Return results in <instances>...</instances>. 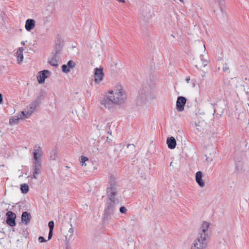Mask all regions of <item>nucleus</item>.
Segmentation results:
<instances>
[{
  "mask_svg": "<svg viewBox=\"0 0 249 249\" xmlns=\"http://www.w3.org/2000/svg\"><path fill=\"white\" fill-rule=\"evenodd\" d=\"M166 143L168 147L170 149H174L175 148L177 145V142L174 137H168L167 139Z\"/></svg>",
  "mask_w": 249,
  "mask_h": 249,
  "instance_id": "18",
  "label": "nucleus"
},
{
  "mask_svg": "<svg viewBox=\"0 0 249 249\" xmlns=\"http://www.w3.org/2000/svg\"><path fill=\"white\" fill-rule=\"evenodd\" d=\"M209 223L204 222L199 229L198 236L192 244L191 249H205L210 240L208 228Z\"/></svg>",
  "mask_w": 249,
  "mask_h": 249,
  "instance_id": "2",
  "label": "nucleus"
},
{
  "mask_svg": "<svg viewBox=\"0 0 249 249\" xmlns=\"http://www.w3.org/2000/svg\"><path fill=\"white\" fill-rule=\"evenodd\" d=\"M213 11H214V13H216V10H214Z\"/></svg>",
  "mask_w": 249,
  "mask_h": 249,
  "instance_id": "48",
  "label": "nucleus"
},
{
  "mask_svg": "<svg viewBox=\"0 0 249 249\" xmlns=\"http://www.w3.org/2000/svg\"><path fill=\"white\" fill-rule=\"evenodd\" d=\"M79 160L81 164V165L83 166H86V164L85 163V162L86 161L89 160V159L86 157H85L84 156H81L80 157Z\"/></svg>",
  "mask_w": 249,
  "mask_h": 249,
  "instance_id": "24",
  "label": "nucleus"
},
{
  "mask_svg": "<svg viewBox=\"0 0 249 249\" xmlns=\"http://www.w3.org/2000/svg\"><path fill=\"white\" fill-rule=\"evenodd\" d=\"M195 126H199V125H198V124H197V123H195Z\"/></svg>",
  "mask_w": 249,
  "mask_h": 249,
  "instance_id": "47",
  "label": "nucleus"
},
{
  "mask_svg": "<svg viewBox=\"0 0 249 249\" xmlns=\"http://www.w3.org/2000/svg\"><path fill=\"white\" fill-rule=\"evenodd\" d=\"M73 230L72 228H71L69 230V232L70 233L69 238H70L73 234Z\"/></svg>",
  "mask_w": 249,
  "mask_h": 249,
  "instance_id": "37",
  "label": "nucleus"
},
{
  "mask_svg": "<svg viewBox=\"0 0 249 249\" xmlns=\"http://www.w3.org/2000/svg\"><path fill=\"white\" fill-rule=\"evenodd\" d=\"M197 129L199 130V131H201V130H199V128H197Z\"/></svg>",
  "mask_w": 249,
  "mask_h": 249,
  "instance_id": "49",
  "label": "nucleus"
},
{
  "mask_svg": "<svg viewBox=\"0 0 249 249\" xmlns=\"http://www.w3.org/2000/svg\"><path fill=\"white\" fill-rule=\"evenodd\" d=\"M53 235V231L49 230L48 240H50Z\"/></svg>",
  "mask_w": 249,
  "mask_h": 249,
  "instance_id": "36",
  "label": "nucleus"
},
{
  "mask_svg": "<svg viewBox=\"0 0 249 249\" xmlns=\"http://www.w3.org/2000/svg\"><path fill=\"white\" fill-rule=\"evenodd\" d=\"M126 148L128 149L130 148L132 151L135 150V146L133 144H128L126 146Z\"/></svg>",
  "mask_w": 249,
  "mask_h": 249,
  "instance_id": "35",
  "label": "nucleus"
},
{
  "mask_svg": "<svg viewBox=\"0 0 249 249\" xmlns=\"http://www.w3.org/2000/svg\"><path fill=\"white\" fill-rule=\"evenodd\" d=\"M59 56H57V58L54 59H52V56L51 58L48 60V63L53 67L56 68L58 66V62H59Z\"/></svg>",
  "mask_w": 249,
  "mask_h": 249,
  "instance_id": "20",
  "label": "nucleus"
},
{
  "mask_svg": "<svg viewBox=\"0 0 249 249\" xmlns=\"http://www.w3.org/2000/svg\"><path fill=\"white\" fill-rule=\"evenodd\" d=\"M248 106H249V103L248 104Z\"/></svg>",
  "mask_w": 249,
  "mask_h": 249,
  "instance_id": "51",
  "label": "nucleus"
},
{
  "mask_svg": "<svg viewBox=\"0 0 249 249\" xmlns=\"http://www.w3.org/2000/svg\"><path fill=\"white\" fill-rule=\"evenodd\" d=\"M66 243V249H70L71 248L70 243L69 242L70 238H68V234L65 236Z\"/></svg>",
  "mask_w": 249,
  "mask_h": 249,
  "instance_id": "28",
  "label": "nucleus"
},
{
  "mask_svg": "<svg viewBox=\"0 0 249 249\" xmlns=\"http://www.w3.org/2000/svg\"><path fill=\"white\" fill-rule=\"evenodd\" d=\"M75 65L76 64L74 61L69 60L67 64H64L62 66V71L63 72L67 73L70 71L71 69L75 67Z\"/></svg>",
  "mask_w": 249,
  "mask_h": 249,
  "instance_id": "13",
  "label": "nucleus"
},
{
  "mask_svg": "<svg viewBox=\"0 0 249 249\" xmlns=\"http://www.w3.org/2000/svg\"><path fill=\"white\" fill-rule=\"evenodd\" d=\"M48 226L49 228V230L53 231L54 224V222L53 220H51L49 222Z\"/></svg>",
  "mask_w": 249,
  "mask_h": 249,
  "instance_id": "30",
  "label": "nucleus"
},
{
  "mask_svg": "<svg viewBox=\"0 0 249 249\" xmlns=\"http://www.w3.org/2000/svg\"><path fill=\"white\" fill-rule=\"evenodd\" d=\"M119 211H120V212L121 213L124 214V213H125L126 212L127 210H126V208L125 207L121 206L120 208Z\"/></svg>",
  "mask_w": 249,
  "mask_h": 249,
  "instance_id": "33",
  "label": "nucleus"
},
{
  "mask_svg": "<svg viewBox=\"0 0 249 249\" xmlns=\"http://www.w3.org/2000/svg\"><path fill=\"white\" fill-rule=\"evenodd\" d=\"M107 142L109 143H110L112 142V140L109 139L108 137L107 138Z\"/></svg>",
  "mask_w": 249,
  "mask_h": 249,
  "instance_id": "39",
  "label": "nucleus"
},
{
  "mask_svg": "<svg viewBox=\"0 0 249 249\" xmlns=\"http://www.w3.org/2000/svg\"><path fill=\"white\" fill-rule=\"evenodd\" d=\"M20 233L24 237H27V236H28V232H27V229L25 228V229H23L22 230V231L21 232H20Z\"/></svg>",
  "mask_w": 249,
  "mask_h": 249,
  "instance_id": "32",
  "label": "nucleus"
},
{
  "mask_svg": "<svg viewBox=\"0 0 249 249\" xmlns=\"http://www.w3.org/2000/svg\"><path fill=\"white\" fill-rule=\"evenodd\" d=\"M21 44L22 45H24V44H25L24 41H22L21 42Z\"/></svg>",
  "mask_w": 249,
  "mask_h": 249,
  "instance_id": "46",
  "label": "nucleus"
},
{
  "mask_svg": "<svg viewBox=\"0 0 249 249\" xmlns=\"http://www.w3.org/2000/svg\"><path fill=\"white\" fill-rule=\"evenodd\" d=\"M41 163L33 162V175L32 178H37V176L41 173Z\"/></svg>",
  "mask_w": 249,
  "mask_h": 249,
  "instance_id": "14",
  "label": "nucleus"
},
{
  "mask_svg": "<svg viewBox=\"0 0 249 249\" xmlns=\"http://www.w3.org/2000/svg\"><path fill=\"white\" fill-rule=\"evenodd\" d=\"M218 5L219 7L220 11L221 14L223 13V9H222V6L223 4L224 3V0H217Z\"/></svg>",
  "mask_w": 249,
  "mask_h": 249,
  "instance_id": "27",
  "label": "nucleus"
},
{
  "mask_svg": "<svg viewBox=\"0 0 249 249\" xmlns=\"http://www.w3.org/2000/svg\"><path fill=\"white\" fill-rule=\"evenodd\" d=\"M43 154L42 149L41 146L36 144L34 147L33 152V162L41 163V157Z\"/></svg>",
  "mask_w": 249,
  "mask_h": 249,
  "instance_id": "6",
  "label": "nucleus"
},
{
  "mask_svg": "<svg viewBox=\"0 0 249 249\" xmlns=\"http://www.w3.org/2000/svg\"><path fill=\"white\" fill-rule=\"evenodd\" d=\"M17 55L18 63H20L22 61L23 59V53L17 51Z\"/></svg>",
  "mask_w": 249,
  "mask_h": 249,
  "instance_id": "25",
  "label": "nucleus"
},
{
  "mask_svg": "<svg viewBox=\"0 0 249 249\" xmlns=\"http://www.w3.org/2000/svg\"><path fill=\"white\" fill-rule=\"evenodd\" d=\"M36 26V21L33 19H28L25 22V28L28 31L33 30Z\"/></svg>",
  "mask_w": 249,
  "mask_h": 249,
  "instance_id": "16",
  "label": "nucleus"
},
{
  "mask_svg": "<svg viewBox=\"0 0 249 249\" xmlns=\"http://www.w3.org/2000/svg\"><path fill=\"white\" fill-rule=\"evenodd\" d=\"M205 75V72L204 71L203 74H202V77H204Z\"/></svg>",
  "mask_w": 249,
  "mask_h": 249,
  "instance_id": "45",
  "label": "nucleus"
},
{
  "mask_svg": "<svg viewBox=\"0 0 249 249\" xmlns=\"http://www.w3.org/2000/svg\"><path fill=\"white\" fill-rule=\"evenodd\" d=\"M19 119L18 117H13L10 119L9 124L12 125L16 124L18 122Z\"/></svg>",
  "mask_w": 249,
  "mask_h": 249,
  "instance_id": "23",
  "label": "nucleus"
},
{
  "mask_svg": "<svg viewBox=\"0 0 249 249\" xmlns=\"http://www.w3.org/2000/svg\"><path fill=\"white\" fill-rule=\"evenodd\" d=\"M206 160L207 161V162H209V161H212V159H209L208 158H206Z\"/></svg>",
  "mask_w": 249,
  "mask_h": 249,
  "instance_id": "42",
  "label": "nucleus"
},
{
  "mask_svg": "<svg viewBox=\"0 0 249 249\" xmlns=\"http://www.w3.org/2000/svg\"><path fill=\"white\" fill-rule=\"evenodd\" d=\"M31 218L30 213L27 211L23 212L21 214V221L25 225H28L30 223Z\"/></svg>",
  "mask_w": 249,
  "mask_h": 249,
  "instance_id": "17",
  "label": "nucleus"
},
{
  "mask_svg": "<svg viewBox=\"0 0 249 249\" xmlns=\"http://www.w3.org/2000/svg\"><path fill=\"white\" fill-rule=\"evenodd\" d=\"M124 149V145L123 144L120 143L116 145V147L114 149L115 152L117 154V157L120 158L121 157L124 156L125 154L128 153L126 152Z\"/></svg>",
  "mask_w": 249,
  "mask_h": 249,
  "instance_id": "12",
  "label": "nucleus"
},
{
  "mask_svg": "<svg viewBox=\"0 0 249 249\" xmlns=\"http://www.w3.org/2000/svg\"><path fill=\"white\" fill-rule=\"evenodd\" d=\"M53 153L50 156V159L52 160H55L56 158L57 152L56 150H53Z\"/></svg>",
  "mask_w": 249,
  "mask_h": 249,
  "instance_id": "29",
  "label": "nucleus"
},
{
  "mask_svg": "<svg viewBox=\"0 0 249 249\" xmlns=\"http://www.w3.org/2000/svg\"><path fill=\"white\" fill-rule=\"evenodd\" d=\"M119 203L118 199H108L106 202V207L104 211V218H107L108 216L113 214L115 205Z\"/></svg>",
  "mask_w": 249,
  "mask_h": 249,
  "instance_id": "5",
  "label": "nucleus"
},
{
  "mask_svg": "<svg viewBox=\"0 0 249 249\" xmlns=\"http://www.w3.org/2000/svg\"><path fill=\"white\" fill-rule=\"evenodd\" d=\"M44 99V97L42 92H40L38 95L37 96L36 99L34 100L36 101L39 105L41 103L42 101Z\"/></svg>",
  "mask_w": 249,
  "mask_h": 249,
  "instance_id": "22",
  "label": "nucleus"
},
{
  "mask_svg": "<svg viewBox=\"0 0 249 249\" xmlns=\"http://www.w3.org/2000/svg\"><path fill=\"white\" fill-rule=\"evenodd\" d=\"M51 72L47 70H44L40 71L37 76V81L39 84H43L45 82V79L49 76Z\"/></svg>",
  "mask_w": 249,
  "mask_h": 249,
  "instance_id": "11",
  "label": "nucleus"
},
{
  "mask_svg": "<svg viewBox=\"0 0 249 249\" xmlns=\"http://www.w3.org/2000/svg\"><path fill=\"white\" fill-rule=\"evenodd\" d=\"M64 46L63 42L58 39L56 41L53 51L52 53V59L55 60L57 56H59Z\"/></svg>",
  "mask_w": 249,
  "mask_h": 249,
  "instance_id": "7",
  "label": "nucleus"
},
{
  "mask_svg": "<svg viewBox=\"0 0 249 249\" xmlns=\"http://www.w3.org/2000/svg\"><path fill=\"white\" fill-rule=\"evenodd\" d=\"M187 99L185 97L181 96H178L176 102L177 110L179 112L183 111Z\"/></svg>",
  "mask_w": 249,
  "mask_h": 249,
  "instance_id": "10",
  "label": "nucleus"
},
{
  "mask_svg": "<svg viewBox=\"0 0 249 249\" xmlns=\"http://www.w3.org/2000/svg\"><path fill=\"white\" fill-rule=\"evenodd\" d=\"M38 240L40 243H44L47 241V240L43 236H39L38 238Z\"/></svg>",
  "mask_w": 249,
  "mask_h": 249,
  "instance_id": "34",
  "label": "nucleus"
},
{
  "mask_svg": "<svg viewBox=\"0 0 249 249\" xmlns=\"http://www.w3.org/2000/svg\"><path fill=\"white\" fill-rule=\"evenodd\" d=\"M3 102V96L1 93H0V104Z\"/></svg>",
  "mask_w": 249,
  "mask_h": 249,
  "instance_id": "38",
  "label": "nucleus"
},
{
  "mask_svg": "<svg viewBox=\"0 0 249 249\" xmlns=\"http://www.w3.org/2000/svg\"><path fill=\"white\" fill-rule=\"evenodd\" d=\"M108 186L107 188V194L108 199L112 200L116 199L115 196L118 191V185L116 181V178L112 174L108 175Z\"/></svg>",
  "mask_w": 249,
  "mask_h": 249,
  "instance_id": "4",
  "label": "nucleus"
},
{
  "mask_svg": "<svg viewBox=\"0 0 249 249\" xmlns=\"http://www.w3.org/2000/svg\"><path fill=\"white\" fill-rule=\"evenodd\" d=\"M126 99L125 92L121 85H117L116 87L115 93L113 90L108 92V95L105 96L100 102L102 105L106 108L110 109L115 105H121L124 103Z\"/></svg>",
  "mask_w": 249,
  "mask_h": 249,
  "instance_id": "1",
  "label": "nucleus"
},
{
  "mask_svg": "<svg viewBox=\"0 0 249 249\" xmlns=\"http://www.w3.org/2000/svg\"><path fill=\"white\" fill-rule=\"evenodd\" d=\"M20 189L22 194H27L29 191V187L27 184H22L20 185Z\"/></svg>",
  "mask_w": 249,
  "mask_h": 249,
  "instance_id": "21",
  "label": "nucleus"
},
{
  "mask_svg": "<svg viewBox=\"0 0 249 249\" xmlns=\"http://www.w3.org/2000/svg\"><path fill=\"white\" fill-rule=\"evenodd\" d=\"M223 71H224V72H227L228 73H230V68L228 65V64L227 63H225L224 64V66L223 67Z\"/></svg>",
  "mask_w": 249,
  "mask_h": 249,
  "instance_id": "31",
  "label": "nucleus"
},
{
  "mask_svg": "<svg viewBox=\"0 0 249 249\" xmlns=\"http://www.w3.org/2000/svg\"><path fill=\"white\" fill-rule=\"evenodd\" d=\"M180 0V1H181V2H183V0Z\"/></svg>",
  "mask_w": 249,
  "mask_h": 249,
  "instance_id": "50",
  "label": "nucleus"
},
{
  "mask_svg": "<svg viewBox=\"0 0 249 249\" xmlns=\"http://www.w3.org/2000/svg\"><path fill=\"white\" fill-rule=\"evenodd\" d=\"M207 64L206 63V62H203V65L204 67H205L206 66H207Z\"/></svg>",
  "mask_w": 249,
  "mask_h": 249,
  "instance_id": "44",
  "label": "nucleus"
},
{
  "mask_svg": "<svg viewBox=\"0 0 249 249\" xmlns=\"http://www.w3.org/2000/svg\"><path fill=\"white\" fill-rule=\"evenodd\" d=\"M155 87L153 85L146 84L142 85L139 91V95L137 97V103L142 105L147 101L155 99Z\"/></svg>",
  "mask_w": 249,
  "mask_h": 249,
  "instance_id": "3",
  "label": "nucleus"
},
{
  "mask_svg": "<svg viewBox=\"0 0 249 249\" xmlns=\"http://www.w3.org/2000/svg\"><path fill=\"white\" fill-rule=\"evenodd\" d=\"M96 128L98 130H100L102 129V126H100L99 125H97Z\"/></svg>",
  "mask_w": 249,
  "mask_h": 249,
  "instance_id": "41",
  "label": "nucleus"
},
{
  "mask_svg": "<svg viewBox=\"0 0 249 249\" xmlns=\"http://www.w3.org/2000/svg\"><path fill=\"white\" fill-rule=\"evenodd\" d=\"M104 73L103 71V68H95L94 69V81L96 83L99 84L103 80Z\"/></svg>",
  "mask_w": 249,
  "mask_h": 249,
  "instance_id": "8",
  "label": "nucleus"
},
{
  "mask_svg": "<svg viewBox=\"0 0 249 249\" xmlns=\"http://www.w3.org/2000/svg\"><path fill=\"white\" fill-rule=\"evenodd\" d=\"M6 224L10 227H14L16 225V214L12 212V211H8L6 213Z\"/></svg>",
  "mask_w": 249,
  "mask_h": 249,
  "instance_id": "9",
  "label": "nucleus"
},
{
  "mask_svg": "<svg viewBox=\"0 0 249 249\" xmlns=\"http://www.w3.org/2000/svg\"><path fill=\"white\" fill-rule=\"evenodd\" d=\"M190 80V77H188L186 78V81L187 82V83H189V81Z\"/></svg>",
  "mask_w": 249,
  "mask_h": 249,
  "instance_id": "43",
  "label": "nucleus"
},
{
  "mask_svg": "<svg viewBox=\"0 0 249 249\" xmlns=\"http://www.w3.org/2000/svg\"><path fill=\"white\" fill-rule=\"evenodd\" d=\"M23 50L24 49L23 47H20L18 48V51L23 53Z\"/></svg>",
  "mask_w": 249,
  "mask_h": 249,
  "instance_id": "40",
  "label": "nucleus"
},
{
  "mask_svg": "<svg viewBox=\"0 0 249 249\" xmlns=\"http://www.w3.org/2000/svg\"><path fill=\"white\" fill-rule=\"evenodd\" d=\"M39 104L37 103L36 101H33L28 107L29 108H28V110L31 111L32 113L34 112L36 109V108L38 107Z\"/></svg>",
  "mask_w": 249,
  "mask_h": 249,
  "instance_id": "19",
  "label": "nucleus"
},
{
  "mask_svg": "<svg viewBox=\"0 0 249 249\" xmlns=\"http://www.w3.org/2000/svg\"><path fill=\"white\" fill-rule=\"evenodd\" d=\"M203 173L201 171H198L196 174V181L200 187L205 186V182L202 178Z\"/></svg>",
  "mask_w": 249,
  "mask_h": 249,
  "instance_id": "15",
  "label": "nucleus"
},
{
  "mask_svg": "<svg viewBox=\"0 0 249 249\" xmlns=\"http://www.w3.org/2000/svg\"><path fill=\"white\" fill-rule=\"evenodd\" d=\"M32 113L29 110H28L27 111H23L21 112V118H28L32 114Z\"/></svg>",
  "mask_w": 249,
  "mask_h": 249,
  "instance_id": "26",
  "label": "nucleus"
}]
</instances>
